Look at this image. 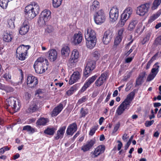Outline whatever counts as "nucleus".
Here are the masks:
<instances>
[{"mask_svg":"<svg viewBox=\"0 0 161 161\" xmlns=\"http://www.w3.org/2000/svg\"><path fill=\"white\" fill-rule=\"evenodd\" d=\"M79 57V54L78 50L76 49H74L72 51L70 58L69 61L70 63L73 64L77 62L78 60V58Z\"/></svg>","mask_w":161,"mask_h":161,"instance_id":"19","label":"nucleus"},{"mask_svg":"<svg viewBox=\"0 0 161 161\" xmlns=\"http://www.w3.org/2000/svg\"><path fill=\"white\" fill-rule=\"evenodd\" d=\"M77 86L75 85H73L70 88L69 90L66 92V94L68 96H70L72 95L74 93V92H75L77 90Z\"/></svg>","mask_w":161,"mask_h":161,"instance_id":"38","label":"nucleus"},{"mask_svg":"<svg viewBox=\"0 0 161 161\" xmlns=\"http://www.w3.org/2000/svg\"><path fill=\"white\" fill-rule=\"evenodd\" d=\"M161 3V0H155L153 2L151 7L152 10L156 9Z\"/></svg>","mask_w":161,"mask_h":161,"instance_id":"39","label":"nucleus"},{"mask_svg":"<svg viewBox=\"0 0 161 161\" xmlns=\"http://www.w3.org/2000/svg\"><path fill=\"white\" fill-rule=\"evenodd\" d=\"M161 14V9L159 10L156 13L151 16L149 19L148 20V22L149 23H151L158 17Z\"/></svg>","mask_w":161,"mask_h":161,"instance_id":"34","label":"nucleus"},{"mask_svg":"<svg viewBox=\"0 0 161 161\" xmlns=\"http://www.w3.org/2000/svg\"><path fill=\"white\" fill-rule=\"evenodd\" d=\"M158 63H156L153 66L151 70V72L149 75L147 79V81H150L154 79L159 72V66Z\"/></svg>","mask_w":161,"mask_h":161,"instance_id":"8","label":"nucleus"},{"mask_svg":"<svg viewBox=\"0 0 161 161\" xmlns=\"http://www.w3.org/2000/svg\"><path fill=\"white\" fill-rule=\"evenodd\" d=\"M113 37L112 32L110 30L106 31L103 38V42L105 44H108L110 42Z\"/></svg>","mask_w":161,"mask_h":161,"instance_id":"12","label":"nucleus"},{"mask_svg":"<svg viewBox=\"0 0 161 161\" xmlns=\"http://www.w3.org/2000/svg\"><path fill=\"white\" fill-rule=\"evenodd\" d=\"M123 37V36H117L115 39L114 42L115 45H118L121 41Z\"/></svg>","mask_w":161,"mask_h":161,"instance_id":"47","label":"nucleus"},{"mask_svg":"<svg viewBox=\"0 0 161 161\" xmlns=\"http://www.w3.org/2000/svg\"><path fill=\"white\" fill-rule=\"evenodd\" d=\"M120 126V124L119 122H118L116 124L114 127L112 131V133L114 134L118 130Z\"/></svg>","mask_w":161,"mask_h":161,"instance_id":"49","label":"nucleus"},{"mask_svg":"<svg viewBox=\"0 0 161 161\" xmlns=\"http://www.w3.org/2000/svg\"><path fill=\"white\" fill-rule=\"evenodd\" d=\"M132 9L130 7H127L124 11V13L127 14L130 17L132 13Z\"/></svg>","mask_w":161,"mask_h":161,"instance_id":"44","label":"nucleus"},{"mask_svg":"<svg viewBox=\"0 0 161 161\" xmlns=\"http://www.w3.org/2000/svg\"><path fill=\"white\" fill-rule=\"evenodd\" d=\"M130 18V16L123 12L121 15V19L118 23L119 26L120 27L124 26L126 21Z\"/></svg>","mask_w":161,"mask_h":161,"instance_id":"27","label":"nucleus"},{"mask_svg":"<svg viewBox=\"0 0 161 161\" xmlns=\"http://www.w3.org/2000/svg\"><path fill=\"white\" fill-rule=\"evenodd\" d=\"M44 59L42 57L38 58L35 61L33 65V67L35 72L39 74H42L45 72L47 69L48 63L47 59H45V62L43 63Z\"/></svg>","mask_w":161,"mask_h":161,"instance_id":"2","label":"nucleus"},{"mask_svg":"<svg viewBox=\"0 0 161 161\" xmlns=\"http://www.w3.org/2000/svg\"><path fill=\"white\" fill-rule=\"evenodd\" d=\"M154 122V120H152L151 121H147L145 123V125L146 127H149L152 125Z\"/></svg>","mask_w":161,"mask_h":161,"instance_id":"60","label":"nucleus"},{"mask_svg":"<svg viewBox=\"0 0 161 161\" xmlns=\"http://www.w3.org/2000/svg\"><path fill=\"white\" fill-rule=\"evenodd\" d=\"M150 7L149 3H146L142 4L138 7L137 8L136 13L139 16H143L148 12Z\"/></svg>","mask_w":161,"mask_h":161,"instance_id":"5","label":"nucleus"},{"mask_svg":"<svg viewBox=\"0 0 161 161\" xmlns=\"http://www.w3.org/2000/svg\"><path fill=\"white\" fill-rule=\"evenodd\" d=\"M54 30V28L52 26L49 25L47 26V28L45 29V31L48 33H50L53 32Z\"/></svg>","mask_w":161,"mask_h":161,"instance_id":"52","label":"nucleus"},{"mask_svg":"<svg viewBox=\"0 0 161 161\" xmlns=\"http://www.w3.org/2000/svg\"><path fill=\"white\" fill-rule=\"evenodd\" d=\"M27 53H22L20 54H18V56H17L18 57L19 60H24L26 58V56L27 55Z\"/></svg>","mask_w":161,"mask_h":161,"instance_id":"51","label":"nucleus"},{"mask_svg":"<svg viewBox=\"0 0 161 161\" xmlns=\"http://www.w3.org/2000/svg\"><path fill=\"white\" fill-rule=\"evenodd\" d=\"M87 47L90 49L93 48L95 46L97 39H86Z\"/></svg>","mask_w":161,"mask_h":161,"instance_id":"31","label":"nucleus"},{"mask_svg":"<svg viewBox=\"0 0 161 161\" xmlns=\"http://www.w3.org/2000/svg\"><path fill=\"white\" fill-rule=\"evenodd\" d=\"M106 75L104 73L102 74L101 76L96 81L95 84L97 87H99L102 85L106 79Z\"/></svg>","mask_w":161,"mask_h":161,"instance_id":"24","label":"nucleus"},{"mask_svg":"<svg viewBox=\"0 0 161 161\" xmlns=\"http://www.w3.org/2000/svg\"><path fill=\"white\" fill-rule=\"evenodd\" d=\"M26 82L28 86L32 88L36 86L38 83V81L37 77L32 75H30L27 77Z\"/></svg>","mask_w":161,"mask_h":161,"instance_id":"9","label":"nucleus"},{"mask_svg":"<svg viewBox=\"0 0 161 161\" xmlns=\"http://www.w3.org/2000/svg\"><path fill=\"white\" fill-rule=\"evenodd\" d=\"M77 128L76 123H73L67 127L66 133L68 135L72 136L74 133L76 131Z\"/></svg>","mask_w":161,"mask_h":161,"instance_id":"21","label":"nucleus"},{"mask_svg":"<svg viewBox=\"0 0 161 161\" xmlns=\"http://www.w3.org/2000/svg\"><path fill=\"white\" fill-rule=\"evenodd\" d=\"M39 7L37 3L34 2L26 6L25 9V16L28 19H33L38 14Z\"/></svg>","mask_w":161,"mask_h":161,"instance_id":"1","label":"nucleus"},{"mask_svg":"<svg viewBox=\"0 0 161 161\" xmlns=\"http://www.w3.org/2000/svg\"><path fill=\"white\" fill-rule=\"evenodd\" d=\"M95 61L91 60L87 62L84 72V75L87 77L89 75V73L95 68Z\"/></svg>","mask_w":161,"mask_h":161,"instance_id":"7","label":"nucleus"},{"mask_svg":"<svg viewBox=\"0 0 161 161\" xmlns=\"http://www.w3.org/2000/svg\"><path fill=\"white\" fill-rule=\"evenodd\" d=\"M97 76L95 75L92 76V77L89 78L86 81L84 84V86L82 87L81 91H85L86 89L90 86L91 84H92L97 78Z\"/></svg>","mask_w":161,"mask_h":161,"instance_id":"14","label":"nucleus"},{"mask_svg":"<svg viewBox=\"0 0 161 161\" xmlns=\"http://www.w3.org/2000/svg\"><path fill=\"white\" fill-rule=\"evenodd\" d=\"M100 7V3L97 1L95 0L90 6V8L91 12H93L98 10Z\"/></svg>","mask_w":161,"mask_h":161,"instance_id":"29","label":"nucleus"},{"mask_svg":"<svg viewBox=\"0 0 161 161\" xmlns=\"http://www.w3.org/2000/svg\"><path fill=\"white\" fill-rule=\"evenodd\" d=\"M36 129L32 127L31 126L29 125H27L24 126L23 128V130H26L28 132L29 134H32L35 131Z\"/></svg>","mask_w":161,"mask_h":161,"instance_id":"37","label":"nucleus"},{"mask_svg":"<svg viewBox=\"0 0 161 161\" xmlns=\"http://www.w3.org/2000/svg\"><path fill=\"white\" fill-rule=\"evenodd\" d=\"M155 44L157 45H161V36L156 38L155 41Z\"/></svg>","mask_w":161,"mask_h":161,"instance_id":"54","label":"nucleus"},{"mask_svg":"<svg viewBox=\"0 0 161 161\" xmlns=\"http://www.w3.org/2000/svg\"><path fill=\"white\" fill-rule=\"evenodd\" d=\"M133 58L134 56L130 57H128L126 58L125 60V63H128L131 62L133 60Z\"/></svg>","mask_w":161,"mask_h":161,"instance_id":"61","label":"nucleus"},{"mask_svg":"<svg viewBox=\"0 0 161 161\" xmlns=\"http://www.w3.org/2000/svg\"><path fill=\"white\" fill-rule=\"evenodd\" d=\"M83 36L80 32L78 33L75 34L71 39L72 42L75 45H77L80 43L82 41Z\"/></svg>","mask_w":161,"mask_h":161,"instance_id":"17","label":"nucleus"},{"mask_svg":"<svg viewBox=\"0 0 161 161\" xmlns=\"http://www.w3.org/2000/svg\"><path fill=\"white\" fill-rule=\"evenodd\" d=\"M81 76V73L80 72L76 71L74 72L72 75L69 80V84L72 85L80 79Z\"/></svg>","mask_w":161,"mask_h":161,"instance_id":"13","label":"nucleus"},{"mask_svg":"<svg viewBox=\"0 0 161 161\" xmlns=\"http://www.w3.org/2000/svg\"><path fill=\"white\" fill-rule=\"evenodd\" d=\"M30 48L29 45L25 46L22 45L18 47L16 50V56H18V54L27 53L28 50Z\"/></svg>","mask_w":161,"mask_h":161,"instance_id":"22","label":"nucleus"},{"mask_svg":"<svg viewBox=\"0 0 161 161\" xmlns=\"http://www.w3.org/2000/svg\"><path fill=\"white\" fill-rule=\"evenodd\" d=\"M151 33L150 32H148L146 33L145 37L143 38L142 43L143 44H144L146 42L148 41L151 36Z\"/></svg>","mask_w":161,"mask_h":161,"instance_id":"45","label":"nucleus"},{"mask_svg":"<svg viewBox=\"0 0 161 161\" xmlns=\"http://www.w3.org/2000/svg\"><path fill=\"white\" fill-rule=\"evenodd\" d=\"M128 138L129 136L126 133L124 134L122 137V140L125 142L127 141Z\"/></svg>","mask_w":161,"mask_h":161,"instance_id":"62","label":"nucleus"},{"mask_svg":"<svg viewBox=\"0 0 161 161\" xmlns=\"http://www.w3.org/2000/svg\"><path fill=\"white\" fill-rule=\"evenodd\" d=\"M61 52L62 56L64 58L68 57L70 53L69 48L66 46L62 48Z\"/></svg>","mask_w":161,"mask_h":161,"instance_id":"30","label":"nucleus"},{"mask_svg":"<svg viewBox=\"0 0 161 161\" xmlns=\"http://www.w3.org/2000/svg\"><path fill=\"white\" fill-rule=\"evenodd\" d=\"M85 37L86 39H97L96 33L90 28H88L85 30Z\"/></svg>","mask_w":161,"mask_h":161,"instance_id":"11","label":"nucleus"},{"mask_svg":"<svg viewBox=\"0 0 161 161\" xmlns=\"http://www.w3.org/2000/svg\"><path fill=\"white\" fill-rule=\"evenodd\" d=\"M130 106L123 102L116 110V113L119 115L122 114L125 110H128Z\"/></svg>","mask_w":161,"mask_h":161,"instance_id":"16","label":"nucleus"},{"mask_svg":"<svg viewBox=\"0 0 161 161\" xmlns=\"http://www.w3.org/2000/svg\"><path fill=\"white\" fill-rule=\"evenodd\" d=\"M143 31V29H142V27H137V29L136 30V32L141 34Z\"/></svg>","mask_w":161,"mask_h":161,"instance_id":"63","label":"nucleus"},{"mask_svg":"<svg viewBox=\"0 0 161 161\" xmlns=\"http://www.w3.org/2000/svg\"><path fill=\"white\" fill-rule=\"evenodd\" d=\"M3 41L6 42H10L12 39V35L9 32H4L3 34Z\"/></svg>","mask_w":161,"mask_h":161,"instance_id":"32","label":"nucleus"},{"mask_svg":"<svg viewBox=\"0 0 161 161\" xmlns=\"http://www.w3.org/2000/svg\"><path fill=\"white\" fill-rule=\"evenodd\" d=\"M87 100L86 97L83 96L80 99L77 103V105H79L80 104L86 102Z\"/></svg>","mask_w":161,"mask_h":161,"instance_id":"53","label":"nucleus"},{"mask_svg":"<svg viewBox=\"0 0 161 161\" xmlns=\"http://www.w3.org/2000/svg\"><path fill=\"white\" fill-rule=\"evenodd\" d=\"M88 111L86 109H84L83 108H82L80 110V114H81V117H84L87 114Z\"/></svg>","mask_w":161,"mask_h":161,"instance_id":"48","label":"nucleus"},{"mask_svg":"<svg viewBox=\"0 0 161 161\" xmlns=\"http://www.w3.org/2000/svg\"><path fill=\"white\" fill-rule=\"evenodd\" d=\"M135 95V91H133L131 92L127 95L126 98L123 102L130 107V104L133 100L134 99Z\"/></svg>","mask_w":161,"mask_h":161,"instance_id":"26","label":"nucleus"},{"mask_svg":"<svg viewBox=\"0 0 161 161\" xmlns=\"http://www.w3.org/2000/svg\"><path fill=\"white\" fill-rule=\"evenodd\" d=\"M138 23V21L136 20H132L130 21L128 27L129 31H132Z\"/></svg>","mask_w":161,"mask_h":161,"instance_id":"36","label":"nucleus"},{"mask_svg":"<svg viewBox=\"0 0 161 161\" xmlns=\"http://www.w3.org/2000/svg\"><path fill=\"white\" fill-rule=\"evenodd\" d=\"M96 130L97 129L95 127H94L91 128L89 134V135L92 136L95 133Z\"/></svg>","mask_w":161,"mask_h":161,"instance_id":"57","label":"nucleus"},{"mask_svg":"<svg viewBox=\"0 0 161 161\" xmlns=\"http://www.w3.org/2000/svg\"><path fill=\"white\" fill-rule=\"evenodd\" d=\"M14 17L8 20V26L11 28L13 29L15 27L14 21L15 20Z\"/></svg>","mask_w":161,"mask_h":161,"instance_id":"42","label":"nucleus"},{"mask_svg":"<svg viewBox=\"0 0 161 161\" xmlns=\"http://www.w3.org/2000/svg\"><path fill=\"white\" fill-rule=\"evenodd\" d=\"M51 12L48 9L44 10L41 13L38 20V22L40 25L46 24V22L48 21L51 18Z\"/></svg>","mask_w":161,"mask_h":161,"instance_id":"4","label":"nucleus"},{"mask_svg":"<svg viewBox=\"0 0 161 161\" xmlns=\"http://www.w3.org/2000/svg\"><path fill=\"white\" fill-rule=\"evenodd\" d=\"M117 142L119 143L117 145V150L118 151L120 150L123 144L122 143L119 141H118Z\"/></svg>","mask_w":161,"mask_h":161,"instance_id":"64","label":"nucleus"},{"mask_svg":"<svg viewBox=\"0 0 161 161\" xmlns=\"http://www.w3.org/2000/svg\"><path fill=\"white\" fill-rule=\"evenodd\" d=\"M119 10L117 6L111 8L109 12L110 20L112 22L116 21L119 16Z\"/></svg>","mask_w":161,"mask_h":161,"instance_id":"10","label":"nucleus"},{"mask_svg":"<svg viewBox=\"0 0 161 161\" xmlns=\"http://www.w3.org/2000/svg\"><path fill=\"white\" fill-rule=\"evenodd\" d=\"M7 109L12 108L16 112L20 108V105L18 100L13 97H10L6 99L5 102Z\"/></svg>","mask_w":161,"mask_h":161,"instance_id":"3","label":"nucleus"},{"mask_svg":"<svg viewBox=\"0 0 161 161\" xmlns=\"http://www.w3.org/2000/svg\"><path fill=\"white\" fill-rule=\"evenodd\" d=\"M10 149V147H8V146H6L2 147L0 149V154H3L5 151H8Z\"/></svg>","mask_w":161,"mask_h":161,"instance_id":"46","label":"nucleus"},{"mask_svg":"<svg viewBox=\"0 0 161 161\" xmlns=\"http://www.w3.org/2000/svg\"><path fill=\"white\" fill-rule=\"evenodd\" d=\"M66 128V126H64L59 128L57 131L56 136H54V138L55 140H57L63 137Z\"/></svg>","mask_w":161,"mask_h":161,"instance_id":"23","label":"nucleus"},{"mask_svg":"<svg viewBox=\"0 0 161 161\" xmlns=\"http://www.w3.org/2000/svg\"><path fill=\"white\" fill-rule=\"evenodd\" d=\"M38 109V107L35 103H33L30 105L29 107L27 110L26 111L28 113H32Z\"/></svg>","mask_w":161,"mask_h":161,"instance_id":"33","label":"nucleus"},{"mask_svg":"<svg viewBox=\"0 0 161 161\" xmlns=\"http://www.w3.org/2000/svg\"><path fill=\"white\" fill-rule=\"evenodd\" d=\"M4 90L7 92H11L13 91V88L11 87L6 86H5Z\"/></svg>","mask_w":161,"mask_h":161,"instance_id":"55","label":"nucleus"},{"mask_svg":"<svg viewBox=\"0 0 161 161\" xmlns=\"http://www.w3.org/2000/svg\"><path fill=\"white\" fill-rule=\"evenodd\" d=\"M48 119L46 118L42 117L39 119L36 122L37 125H45L48 122Z\"/></svg>","mask_w":161,"mask_h":161,"instance_id":"35","label":"nucleus"},{"mask_svg":"<svg viewBox=\"0 0 161 161\" xmlns=\"http://www.w3.org/2000/svg\"><path fill=\"white\" fill-rule=\"evenodd\" d=\"M99 58V53L98 51H95L93 53V61L96 62Z\"/></svg>","mask_w":161,"mask_h":161,"instance_id":"50","label":"nucleus"},{"mask_svg":"<svg viewBox=\"0 0 161 161\" xmlns=\"http://www.w3.org/2000/svg\"><path fill=\"white\" fill-rule=\"evenodd\" d=\"M63 104L60 103L53 109L51 114L52 117L57 116L63 109Z\"/></svg>","mask_w":161,"mask_h":161,"instance_id":"28","label":"nucleus"},{"mask_svg":"<svg viewBox=\"0 0 161 161\" xmlns=\"http://www.w3.org/2000/svg\"><path fill=\"white\" fill-rule=\"evenodd\" d=\"M95 143L93 139L87 141L81 147V150L84 152L89 150L93 147Z\"/></svg>","mask_w":161,"mask_h":161,"instance_id":"18","label":"nucleus"},{"mask_svg":"<svg viewBox=\"0 0 161 161\" xmlns=\"http://www.w3.org/2000/svg\"><path fill=\"white\" fill-rule=\"evenodd\" d=\"M55 131V129L53 128H47L44 131V133L49 135H53Z\"/></svg>","mask_w":161,"mask_h":161,"instance_id":"41","label":"nucleus"},{"mask_svg":"<svg viewBox=\"0 0 161 161\" xmlns=\"http://www.w3.org/2000/svg\"><path fill=\"white\" fill-rule=\"evenodd\" d=\"M124 31V28H121L118 31V34L117 36H123V32Z\"/></svg>","mask_w":161,"mask_h":161,"instance_id":"59","label":"nucleus"},{"mask_svg":"<svg viewBox=\"0 0 161 161\" xmlns=\"http://www.w3.org/2000/svg\"><path fill=\"white\" fill-rule=\"evenodd\" d=\"M48 58L50 61L53 62L57 59L58 56L57 52L55 49H52L48 52Z\"/></svg>","mask_w":161,"mask_h":161,"instance_id":"25","label":"nucleus"},{"mask_svg":"<svg viewBox=\"0 0 161 161\" xmlns=\"http://www.w3.org/2000/svg\"><path fill=\"white\" fill-rule=\"evenodd\" d=\"M95 22L98 25L103 23L105 20V15L103 10L102 9L97 12L94 16Z\"/></svg>","mask_w":161,"mask_h":161,"instance_id":"6","label":"nucleus"},{"mask_svg":"<svg viewBox=\"0 0 161 161\" xmlns=\"http://www.w3.org/2000/svg\"><path fill=\"white\" fill-rule=\"evenodd\" d=\"M12 0H0V6L3 8H6L8 3Z\"/></svg>","mask_w":161,"mask_h":161,"instance_id":"40","label":"nucleus"},{"mask_svg":"<svg viewBox=\"0 0 161 161\" xmlns=\"http://www.w3.org/2000/svg\"><path fill=\"white\" fill-rule=\"evenodd\" d=\"M132 83L131 82H128L126 84V87L125 89V91L128 92L129 91L131 88V85Z\"/></svg>","mask_w":161,"mask_h":161,"instance_id":"58","label":"nucleus"},{"mask_svg":"<svg viewBox=\"0 0 161 161\" xmlns=\"http://www.w3.org/2000/svg\"><path fill=\"white\" fill-rule=\"evenodd\" d=\"M143 80L138 77L136 81L135 86H136L137 85H139L141 84L142 83Z\"/></svg>","mask_w":161,"mask_h":161,"instance_id":"56","label":"nucleus"},{"mask_svg":"<svg viewBox=\"0 0 161 161\" xmlns=\"http://www.w3.org/2000/svg\"><path fill=\"white\" fill-rule=\"evenodd\" d=\"M63 0H53V5L55 8L58 7L61 5Z\"/></svg>","mask_w":161,"mask_h":161,"instance_id":"43","label":"nucleus"},{"mask_svg":"<svg viewBox=\"0 0 161 161\" xmlns=\"http://www.w3.org/2000/svg\"><path fill=\"white\" fill-rule=\"evenodd\" d=\"M105 150V147L102 145H100L97 147L95 149L94 153H91L92 157L96 158L100 154L103 153Z\"/></svg>","mask_w":161,"mask_h":161,"instance_id":"20","label":"nucleus"},{"mask_svg":"<svg viewBox=\"0 0 161 161\" xmlns=\"http://www.w3.org/2000/svg\"><path fill=\"white\" fill-rule=\"evenodd\" d=\"M29 29V22L27 20H25L20 27L19 31V33L21 35H25L28 32Z\"/></svg>","mask_w":161,"mask_h":161,"instance_id":"15","label":"nucleus"}]
</instances>
